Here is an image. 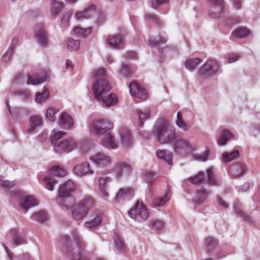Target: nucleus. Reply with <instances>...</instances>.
Instances as JSON below:
<instances>
[{"mask_svg": "<svg viewBox=\"0 0 260 260\" xmlns=\"http://www.w3.org/2000/svg\"><path fill=\"white\" fill-rule=\"evenodd\" d=\"M152 133L160 144L172 143L174 152L181 157H185L197 149L196 145L188 139L181 137L175 138L174 127L165 119H157L153 125Z\"/></svg>", "mask_w": 260, "mask_h": 260, "instance_id": "f257e3e1", "label": "nucleus"}, {"mask_svg": "<svg viewBox=\"0 0 260 260\" xmlns=\"http://www.w3.org/2000/svg\"><path fill=\"white\" fill-rule=\"evenodd\" d=\"M91 132L103 136L102 143L104 146L114 149L113 123L107 119H98L93 121L90 126Z\"/></svg>", "mask_w": 260, "mask_h": 260, "instance_id": "f03ea898", "label": "nucleus"}, {"mask_svg": "<svg viewBox=\"0 0 260 260\" xmlns=\"http://www.w3.org/2000/svg\"><path fill=\"white\" fill-rule=\"evenodd\" d=\"M110 89L108 81L104 79H99L93 83L92 90L95 98L99 100L101 99L107 107L112 106L114 103L113 93L107 95Z\"/></svg>", "mask_w": 260, "mask_h": 260, "instance_id": "7ed1b4c3", "label": "nucleus"}, {"mask_svg": "<svg viewBox=\"0 0 260 260\" xmlns=\"http://www.w3.org/2000/svg\"><path fill=\"white\" fill-rule=\"evenodd\" d=\"M66 134V133L64 132L58 131L55 129L52 132L50 140L51 143L54 145V150L57 153L69 152L76 147V143L71 138L57 143L58 141L64 136Z\"/></svg>", "mask_w": 260, "mask_h": 260, "instance_id": "20e7f679", "label": "nucleus"}, {"mask_svg": "<svg viewBox=\"0 0 260 260\" xmlns=\"http://www.w3.org/2000/svg\"><path fill=\"white\" fill-rule=\"evenodd\" d=\"M95 201L93 198L88 197L84 198L77 205L73 206L71 209L73 218L75 220H82L88 213L94 205Z\"/></svg>", "mask_w": 260, "mask_h": 260, "instance_id": "39448f33", "label": "nucleus"}, {"mask_svg": "<svg viewBox=\"0 0 260 260\" xmlns=\"http://www.w3.org/2000/svg\"><path fill=\"white\" fill-rule=\"evenodd\" d=\"M129 217L138 222L146 221L149 217V212L141 200L137 201L134 207L128 211Z\"/></svg>", "mask_w": 260, "mask_h": 260, "instance_id": "423d86ee", "label": "nucleus"}, {"mask_svg": "<svg viewBox=\"0 0 260 260\" xmlns=\"http://www.w3.org/2000/svg\"><path fill=\"white\" fill-rule=\"evenodd\" d=\"M220 65L215 59H209L199 70V75L203 78L212 77L219 72Z\"/></svg>", "mask_w": 260, "mask_h": 260, "instance_id": "0eeeda50", "label": "nucleus"}, {"mask_svg": "<svg viewBox=\"0 0 260 260\" xmlns=\"http://www.w3.org/2000/svg\"><path fill=\"white\" fill-rule=\"evenodd\" d=\"M209 2L213 5L209 11L210 16L214 19L219 18L223 12V0H209Z\"/></svg>", "mask_w": 260, "mask_h": 260, "instance_id": "6e6552de", "label": "nucleus"}, {"mask_svg": "<svg viewBox=\"0 0 260 260\" xmlns=\"http://www.w3.org/2000/svg\"><path fill=\"white\" fill-rule=\"evenodd\" d=\"M128 87L132 96L138 98L142 101H145L147 99L148 95L146 91L135 82L130 83Z\"/></svg>", "mask_w": 260, "mask_h": 260, "instance_id": "1a4fd4ad", "label": "nucleus"}, {"mask_svg": "<svg viewBox=\"0 0 260 260\" xmlns=\"http://www.w3.org/2000/svg\"><path fill=\"white\" fill-rule=\"evenodd\" d=\"M121 143L125 148L131 147L134 144V139L129 130L126 127H122L119 131Z\"/></svg>", "mask_w": 260, "mask_h": 260, "instance_id": "9d476101", "label": "nucleus"}, {"mask_svg": "<svg viewBox=\"0 0 260 260\" xmlns=\"http://www.w3.org/2000/svg\"><path fill=\"white\" fill-rule=\"evenodd\" d=\"M75 184L71 180H69L62 184L59 187L56 201L60 202L62 197L70 195L71 193L75 190Z\"/></svg>", "mask_w": 260, "mask_h": 260, "instance_id": "9b49d317", "label": "nucleus"}, {"mask_svg": "<svg viewBox=\"0 0 260 260\" xmlns=\"http://www.w3.org/2000/svg\"><path fill=\"white\" fill-rule=\"evenodd\" d=\"M35 37L41 45L46 46L47 44V33L43 24H37L35 28Z\"/></svg>", "mask_w": 260, "mask_h": 260, "instance_id": "f8f14e48", "label": "nucleus"}, {"mask_svg": "<svg viewBox=\"0 0 260 260\" xmlns=\"http://www.w3.org/2000/svg\"><path fill=\"white\" fill-rule=\"evenodd\" d=\"M95 12V7L90 5L83 11H77L75 13V17L78 21H82L90 18Z\"/></svg>", "mask_w": 260, "mask_h": 260, "instance_id": "ddd939ff", "label": "nucleus"}, {"mask_svg": "<svg viewBox=\"0 0 260 260\" xmlns=\"http://www.w3.org/2000/svg\"><path fill=\"white\" fill-rule=\"evenodd\" d=\"M90 159L99 166L105 167L111 162V158L102 153H97L90 157Z\"/></svg>", "mask_w": 260, "mask_h": 260, "instance_id": "4468645a", "label": "nucleus"}, {"mask_svg": "<svg viewBox=\"0 0 260 260\" xmlns=\"http://www.w3.org/2000/svg\"><path fill=\"white\" fill-rule=\"evenodd\" d=\"M131 171V166L124 162H119L115 167V175L117 179L123 175H128Z\"/></svg>", "mask_w": 260, "mask_h": 260, "instance_id": "2eb2a0df", "label": "nucleus"}, {"mask_svg": "<svg viewBox=\"0 0 260 260\" xmlns=\"http://www.w3.org/2000/svg\"><path fill=\"white\" fill-rule=\"evenodd\" d=\"M135 115L138 120V126L141 127L143 126L144 121L150 118V110L149 108L143 110L137 109L135 110Z\"/></svg>", "mask_w": 260, "mask_h": 260, "instance_id": "dca6fc26", "label": "nucleus"}, {"mask_svg": "<svg viewBox=\"0 0 260 260\" xmlns=\"http://www.w3.org/2000/svg\"><path fill=\"white\" fill-rule=\"evenodd\" d=\"M133 197V190L130 188H121L115 197V201L120 202L125 200H129Z\"/></svg>", "mask_w": 260, "mask_h": 260, "instance_id": "f3484780", "label": "nucleus"}, {"mask_svg": "<svg viewBox=\"0 0 260 260\" xmlns=\"http://www.w3.org/2000/svg\"><path fill=\"white\" fill-rule=\"evenodd\" d=\"M74 172L79 176L93 173V171L89 169V164L86 162L76 165L74 168Z\"/></svg>", "mask_w": 260, "mask_h": 260, "instance_id": "a211bd4d", "label": "nucleus"}, {"mask_svg": "<svg viewBox=\"0 0 260 260\" xmlns=\"http://www.w3.org/2000/svg\"><path fill=\"white\" fill-rule=\"evenodd\" d=\"M246 166L243 163L233 165L230 169V175L234 178H237L244 174L246 171Z\"/></svg>", "mask_w": 260, "mask_h": 260, "instance_id": "6ab92c4d", "label": "nucleus"}, {"mask_svg": "<svg viewBox=\"0 0 260 260\" xmlns=\"http://www.w3.org/2000/svg\"><path fill=\"white\" fill-rule=\"evenodd\" d=\"M207 183L213 186H219L222 181L220 178L216 177L213 173V168L210 167L206 171Z\"/></svg>", "mask_w": 260, "mask_h": 260, "instance_id": "aec40b11", "label": "nucleus"}, {"mask_svg": "<svg viewBox=\"0 0 260 260\" xmlns=\"http://www.w3.org/2000/svg\"><path fill=\"white\" fill-rule=\"evenodd\" d=\"M37 205L38 201L34 197L30 196L24 197L20 202V206L25 211Z\"/></svg>", "mask_w": 260, "mask_h": 260, "instance_id": "412c9836", "label": "nucleus"}, {"mask_svg": "<svg viewBox=\"0 0 260 260\" xmlns=\"http://www.w3.org/2000/svg\"><path fill=\"white\" fill-rule=\"evenodd\" d=\"M210 194V192L205 188L197 189L194 202L197 205H200L203 203Z\"/></svg>", "mask_w": 260, "mask_h": 260, "instance_id": "4be33fe9", "label": "nucleus"}, {"mask_svg": "<svg viewBox=\"0 0 260 260\" xmlns=\"http://www.w3.org/2000/svg\"><path fill=\"white\" fill-rule=\"evenodd\" d=\"M171 196L170 190L167 189L164 196L156 197L153 200V206L156 208L162 206L170 200Z\"/></svg>", "mask_w": 260, "mask_h": 260, "instance_id": "5701e85b", "label": "nucleus"}, {"mask_svg": "<svg viewBox=\"0 0 260 260\" xmlns=\"http://www.w3.org/2000/svg\"><path fill=\"white\" fill-rule=\"evenodd\" d=\"M112 179L107 176L101 177L99 180V189L101 193L104 198L108 197L109 194L107 191V183L111 182Z\"/></svg>", "mask_w": 260, "mask_h": 260, "instance_id": "b1692460", "label": "nucleus"}, {"mask_svg": "<svg viewBox=\"0 0 260 260\" xmlns=\"http://www.w3.org/2000/svg\"><path fill=\"white\" fill-rule=\"evenodd\" d=\"M42 124V120L40 116H31L29 118V126L27 129V132L29 134L32 133L36 127L41 125Z\"/></svg>", "mask_w": 260, "mask_h": 260, "instance_id": "393cba45", "label": "nucleus"}, {"mask_svg": "<svg viewBox=\"0 0 260 260\" xmlns=\"http://www.w3.org/2000/svg\"><path fill=\"white\" fill-rule=\"evenodd\" d=\"M236 214L239 217L242 218L248 222L251 223L250 217L242 210L241 204L239 201H236L233 206Z\"/></svg>", "mask_w": 260, "mask_h": 260, "instance_id": "a878e982", "label": "nucleus"}, {"mask_svg": "<svg viewBox=\"0 0 260 260\" xmlns=\"http://www.w3.org/2000/svg\"><path fill=\"white\" fill-rule=\"evenodd\" d=\"M156 153L158 158L165 160L170 165L172 164L173 154L169 151L159 149Z\"/></svg>", "mask_w": 260, "mask_h": 260, "instance_id": "bb28decb", "label": "nucleus"}, {"mask_svg": "<svg viewBox=\"0 0 260 260\" xmlns=\"http://www.w3.org/2000/svg\"><path fill=\"white\" fill-rule=\"evenodd\" d=\"M126 249V245L122 238L115 233V252L117 251L118 253H123Z\"/></svg>", "mask_w": 260, "mask_h": 260, "instance_id": "cd10ccee", "label": "nucleus"}, {"mask_svg": "<svg viewBox=\"0 0 260 260\" xmlns=\"http://www.w3.org/2000/svg\"><path fill=\"white\" fill-rule=\"evenodd\" d=\"M60 124L67 128H70L73 126L74 122L72 118L66 112H62L59 119Z\"/></svg>", "mask_w": 260, "mask_h": 260, "instance_id": "c85d7f7f", "label": "nucleus"}, {"mask_svg": "<svg viewBox=\"0 0 260 260\" xmlns=\"http://www.w3.org/2000/svg\"><path fill=\"white\" fill-rule=\"evenodd\" d=\"M233 138V135L229 131L224 129L217 138V143L219 146L224 145L229 140Z\"/></svg>", "mask_w": 260, "mask_h": 260, "instance_id": "c756f323", "label": "nucleus"}, {"mask_svg": "<svg viewBox=\"0 0 260 260\" xmlns=\"http://www.w3.org/2000/svg\"><path fill=\"white\" fill-rule=\"evenodd\" d=\"M49 77L48 73H46L43 76L38 77V76H27V84L37 85L46 81Z\"/></svg>", "mask_w": 260, "mask_h": 260, "instance_id": "7c9ffc66", "label": "nucleus"}, {"mask_svg": "<svg viewBox=\"0 0 260 260\" xmlns=\"http://www.w3.org/2000/svg\"><path fill=\"white\" fill-rule=\"evenodd\" d=\"M91 28L88 27L85 29L82 28L79 26H75L73 29L74 34L79 37L85 38L90 35L91 32Z\"/></svg>", "mask_w": 260, "mask_h": 260, "instance_id": "2f4dec72", "label": "nucleus"}, {"mask_svg": "<svg viewBox=\"0 0 260 260\" xmlns=\"http://www.w3.org/2000/svg\"><path fill=\"white\" fill-rule=\"evenodd\" d=\"M239 152L238 150H234L230 152H224L222 154V161L225 163L230 162L239 156Z\"/></svg>", "mask_w": 260, "mask_h": 260, "instance_id": "473e14b6", "label": "nucleus"}, {"mask_svg": "<svg viewBox=\"0 0 260 260\" xmlns=\"http://www.w3.org/2000/svg\"><path fill=\"white\" fill-rule=\"evenodd\" d=\"M202 61V60L199 58L189 59L185 61L184 66L187 69L193 71Z\"/></svg>", "mask_w": 260, "mask_h": 260, "instance_id": "72a5a7b5", "label": "nucleus"}, {"mask_svg": "<svg viewBox=\"0 0 260 260\" xmlns=\"http://www.w3.org/2000/svg\"><path fill=\"white\" fill-rule=\"evenodd\" d=\"M63 7L61 2H56L55 0H51V12L52 15L56 16L61 11Z\"/></svg>", "mask_w": 260, "mask_h": 260, "instance_id": "f704fd0d", "label": "nucleus"}, {"mask_svg": "<svg viewBox=\"0 0 260 260\" xmlns=\"http://www.w3.org/2000/svg\"><path fill=\"white\" fill-rule=\"evenodd\" d=\"M57 202L67 208H71V209H72V207L74 206V204L75 203V199L71 197L70 195L64 196V197H62L60 202Z\"/></svg>", "mask_w": 260, "mask_h": 260, "instance_id": "c9c22d12", "label": "nucleus"}, {"mask_svg": "<svg viewBox=\"0 0 260 260\" xmlns=\"http://www.w3.org/2000/svg\"><path fill=\"white\" fill-rule=\"evenodd\" d=\"M218 241L214 237H208L206 239L207 250L210 252L214 249L218 245Z\"/></svg>", "mask_w": 260, "mask_h": 260, "instance_id": "e433bc0d", "label": "nucleus"}, {"mask_svg": "<svg viewBox=\"0 0 260 260\" xmlns=\"http://www.w3.org/2000/svg\"><path fill=\"white\" fill-rule=\"evenodd\" d=\"M167 41V38L161 35L158 37H150L149 39V43L150 45L155 46L161 44L165 43Z\"/></svg>", "mask_w": 260, "mask_h": 260, "instance_id": "4c0bfd02", "label": "nucleus"}, {"mask_svg": "<svg viewBox=\"0 0 260 260\" xmlns=\"http://www.w3.org/2000/svg\"><path fill=\"white\" fill-rule=\"evenodd\" d=\"M250 34L249 30L245 28L240 27L237 28L233 32V35L237 38H243L248 36Z\"/></svg>", "mask_w": 260, "mask_h": 260, "instance_id": "58836bf2", "label": "nucleus"}, {"mask_svg": "<svg viewBox=\"0 0 260 260\" xmlns=\"http://www.w3.org/2000/svg\"><path fill=\"white\" fill-rule=\"evenodd\" d=\"M31 218L40 222H44L47 220L48 216L45 211L41 210L34 214L31 216Z\"/></svg>", "mask_w": 260, "mask_h": 260, "instance_id": "ea45409f", "label": "nucleus"}, {"mask_svg": "<svg viewBox=\"0 0 260 260\" xmlns=\"http://www.w3.org/2000/svg\"><path fill=\"white\" fill-rule=\"evenodd\" d=\"M50 172L53 175L58 177H64L67 174V171L62 167L58 166H53Z\"/></svg>", "mask_w": 260, "mask_h": 260, "instance_id": "a19ab883", "label": "nucleus"}, {"mask_svg": "<svg viewBox=\"0 0 260 260\" xmlns=\"http://www.w3.org/2000/svg\"><path fill=\"white\" fill-rule=\"evenodd\" d=\"M175 124L182 131L186 132L188 130L187 126L182 119L180 112L177 113Z\"/></svg>", "mask_w": 260, "mask_h": 260, "instance_id": "79ce46f5", "label": "nucleus"}, {"mask_svg": "<svg viewBox=\"0 0 260 260\" xmlns=\"http://www.w3.org/2000/svg\"><path fill=\"white\" fill-rule=\"evenodd\" d=\"M49 96V93L46 88L43 89L42 93L38 92L36 94V101L38 103H42L47 100Z\"/></svg>", "mask_w": 260, "mask_h": 260, "instance_id": "37998d69", "label": "nucleus"}, {"mask_svg": "<svg viewBox=\"0 0 260 260\" xmlns=\"http://www.w3.org/2000/svg\"><path fill=\"white\" fill-rule=\"evenodd\" d=\"M115 49H122L124 47V36L121 34L115 35Z\"/></svg>", "mask_w": 260, "mask_h": 260, "instance_id": "c03bdc74", "label": "nucleus"}, {"mask_svg": "<svg viewBox=\"0 0 260 260\" xmlns=\"http://www.w3.org/2000/svg\"><path fill=\"white\" fill-rule=\"evenodd\" d=\"M188 179L193 184L201 183L205 179L204 173L200 172L196 176L190 177Z\"/></svg>", "mask_w": 260, "mask_h": 260, "instance_id": "a18cd8bd", "label": "nucleus"}, {"mask_svg": "<svg viewBox=\"0 0 260 260\" xmlns=\"http://www.w3.org/2000/svg\"><path fill=\"white\" fill-rule=\"evenodd\" d=\"M67 47L70 51H76L79 48L80 42L70 38L68 39Z\"/></svg>", "mask_w": 260, "mask_h": 260, "instance_id": "49530a36", "label": "nucleus"}, {"mask_svg": "<svg viewBox=\"0 0 260 260\" xmlns=\"http://www.w3.org/2000/svg\"><path fill=\"white\" fill-rule=\"evenodd\" d=\"M11 234L13 236V242L16 246L23 244L25 243L23 238L19 237V234L16 229H12L11 231Z\"/></svg>", "mask_w": 260, "mask_h": 260, "instance_id": "de8ad7c7", "label": "nucleus"}, {"mask_svg": "<svg viewBox=\"0 0 260 260\" xmlns=\"http://www.w3.org/2000/svg\"><path fill=\"white\" fill-rule=\"evenodd\" d=\"M209 156L208 151L206 150L205 152L201 153H196L192 155V157L194 160L198 161H206L208 159Z\"/></svg>", "mask_w": 260, "mask_h": 260, "instance_id": "09e8293b", "label": "nucleus"}, {"mask_svg": "<svg viewBox=\"0 0 260 260\" xmlns=\"http://www.w3.org/2000/svg\"><path fill=\"white\" fill-rule=\"evenodd\" d=\"M58 112V110H56L54 108H49L47 110L46 117L50 121H54L55 120V114Z\"/></svg>", "mask_w": 260, "mask_h": 260, "instance_id": "8fccbe9b", "label": "nucleus"}, {"mask_svg": "<svg viewBox=\"0 0 260 260\" xmlns=\"http://www.w3.org/2000/svg\"><path fill=\"white\" fill-rule=\"evenodd\" d=\"M44 181L46 183V188L50 190H52L53 185L56 183V180L50 176H47L44 178Z\"/></svg>", "mask_w": 260, "mask_h": 260, "instance_id": "3c124183", "label": "nucleus"}, {"mask_svg": "<svg viewBox=\"0 0 260 260\" xmlns=\"http://www.w3.org/2000/svg\"><path fill=\"white\" fill-rule=\"evenodd\" d=\"M132 72V68L127 64H122L119 74L124 77L129 76Z\"/></svg>", "mask_w": 260, "mask_h": 260, "instance_id": "603ef678", "label": "nucleus"}, {"mask_svg": "<svg viewBox=\"0 0 260 260\" xmlns=\"http://www.w3.org/2000/svg\"><path fill=\"white\" fill-rule=\"evenodd\" d=\"M15 185V182L5 180L2 177H0V186L5 188L9 189L13 187Z\"/></svg>", "mask_w": 260, "mask_h": 260, "instance_id": "864d4df0", "label": "nucleus"}, {"mask_svg": "<svg viewBox=\"0 0 260 260\" xmlns=\"http://www.w3.org/2000/svg\"><path fill=\"white\" fill-rule=\"evenodd\" d=\"M74 237L76 240L77 246L80 250H83L85 247V243L83 241L82 238L81 236L78 234H76L74 236Z\"/></svg>", "mask_w": 260, "mask_h": 260, "instance_id": "5fc2aeb1", "label": "nucleus"}, {"mask_svg": "<svg viewBox=\"0 0 260 260\" xmlns=\"http://www.w3.org/2000/svg\"><path fill=\"white\" fill-rule=\"evenodd\" d=\"M145 19L148 20H152L159 25H160L161 22L158 17L152 14H147L145 15Z\"/></svg>", "mask_w": 260, "mask_h": 260, "instance_id": "6e6d98bb", "label": "nucleus"}, {"mask_svg": "<svg viewBox=\"0 0 260 260\" xmlns=\"http://www.w3.org/2000/svg\"><path fill=\"white\" fill-rule=\"evenodd\" d=\"M71 16V14L67 13L63 16L61 20V23L62 27H67L69 26V20Z\"/></svg>", "mask_w": 260, "mask_h": 260, "instance_id": "4d7b16f0", "label": "nucleus"}, {"mask_svg": "<svg viewBox=\"0 0 260 260\" xmlns=\"http://www.w3.org/2000/svg\"><path fill=\"white\" fill-rule=\"evenodd\" d=\"M152 225L157 230H161L164 227V223L162 221L156 219L152 221Z\"/></svg>", "mask_w": 260, "mask_h": 260, "instance_id": "13d9d810", "label": "nucleus"}, {"mask_svg": "<svg viewBox=\"0 0 260 260\" xmlns=\"http://www.w3.org/2000/svg\"><path fill=\"white\" fill-rule=\"evenodd\" d=\"M241 58L239 54L232 53L228 56V63H233L238 60Z\"/></svg>", "mask_w": 260, "mask_h": 260, "instance_id": "bf43d9fd", "label": "nucleus"}, {"mask_svg": "<svg viewBox=\"0 0 260 260\" xmlns=\"http://www.w3.org/2000/svg\"><path fill=\"white\" fill-rule=\"evenodd\" d=\"M143 176L146 181L149 183L153 181L155 178L154 175L153 173L146 171L143 173Z\"/></svg>", "mask_w": 260, "mask_h": 260, "instance_id": "052dcab7", "label": "nucleus"}, {"mask_svg": "<svg viewBox=\"0 0 260 260\" xmlns=\"http://www.w3.org/2000/svg\"><path fill=\"white\" fill-rule=\"evenodd\" d=\"M168 0H151V7L153 9H156L158 6L167 3Z\"/></svg>", "mask_w": 260, "mask_h": 260, "instance_id": "680f3d73", "label": "nucleus"}, {"mask_svg": "<svg viewBox=\"0 0 260 260\" xmlns=\"http://www.w3.org/2000/svg\"><path fill=\"white\" fill-rule=\"evenodd\" d=\"M106 72L104 68H100L94 72V75L96 78H103L105 75Z\"/></svg>", "mask_w": 260, "mask_h": 260, "instance_id": "e2e57ef3", "label": "nucleus"}, {"mask_svg": "<svg viewBox=\"0 0 260 260\" xmlns=\"http://www.w3.org/2000/svg\"><path fill=\"white\" fill-rule=\"evenodd\" d=\"M72 257L71 260H89L88 258L81 255L80 253H76L75 252H73Z\"/></svg>", "mask_w": 260, "mask_h": 260, "instance_id": "0e129e2a", "label": "nucleus"}, {"mask_svg": "<svg viewBox=\"0 0 260 260\" xmlns=\"http://www.w3.org/2000/svg\"><path fill=\"white\" fill-rule=\"evenodd\" d=\"M125 58L132 59H136L138 58L137 54L134 51H127L125 54Z\"/></svg>", "mask_w": 260, "mask_h": 260, "instance_id": "69168bd1", "label": "nucleus"}, {"mask_svg": "<svg viewBox=\"0 0 260 260\" xmlns=\"http://www.w3.org/2000/svg\"><path fill=\"white\" fill-rule=\"evenodd\" d=\"M250 185L248 183H245L242 186H239L236 187V189L239 192H245L248 190L249 188Z\"/></svg>", "mask_w": 260, "mask_h": 260, "instance_id": "338daca9", "label": "nucleus"}, {"mask_svg": "<svg viewBox=\"0 0 260 260\" xmlns=\"http://www.w3.org/2000/svg\"><path fill=\"white\" fill-rule=\"evenodd\" d=\"M99 225V221H98L97 222H94L93 220H92L90 221L86 222L85 223V226L89 229L93 228L96 227Z\"/></svg>", "mask_w": 260, "mask_h": 260, "instance_id": "774afa93", "label": "nucleus"}]
</instances>
